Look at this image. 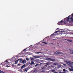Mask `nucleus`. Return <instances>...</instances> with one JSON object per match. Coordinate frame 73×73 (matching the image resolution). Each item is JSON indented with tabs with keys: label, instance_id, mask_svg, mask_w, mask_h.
Instances as JSON below:
<instances>
[{
	"label": "nucleus",
	"instance_id": "nucleus-14",
	"mask_svg": "<svg viewBox=\"0 0 73 73\" xmlns=\"http://www.w3.org/2000/svg\"><path fill=\"white\" fill-rule=\"evenodd\" d=\"M23 71L24 72L25 71H26V72H27L28 71V70H27V68H25V69H23Z\"/></svg>",
	"mask_w": 73,
	"mask_h": 73
},
{
	"label": "nucleus",
	"instance_id": "nucleus-16",
	"mask_svg": "<svg viewBox=\"0 0 73 73\" xmlns=\"http://www.w3.org/2000/svg\"><path fill=\"white\" fill-rule=\"evenodd\" d=\"M71 72L72 71H73V68H70L69 70Z\"/></svg>",
	"mask_w": 73,
	"mask_h": 73
},
{
	"label": "nucleus",
	"instance_id": "nucleus-32",
	"mask_svg": "<svg viewBox=\"0 0 73 73\" xmlns=\"http://www.w3.org/2000/svg\"><path fill=\"white\" fill-rule=\"evenodd\" d=\"M64 24H66V22H64Z\"/></svg>",
	"mask_w": 73,
	"mask_h": 73
},
{
	"label": "nucleus",
	"instance_id": "nucleus-15",
	"mask_svg": "<svg viewBox=\"0 0 73 73\" xmlns=\"http://www.w3.org/2000/svg\"><path fill=\"white\" fill-rule=\"evenodd\" d=\"M30 59L31 60H34V58H33L30 57Z\"/></svg>",
	"mask_w": 73,
	"mask_h": 73
},
{
	"label": "nucleus",
	"instance_id": "nucleus-5",
	"mask_svg": "<svg viewBox=\"0 0 73 73\" xmlns=\"http://www.w3.org/2000/svg\"><path fill=\"white\" fill-rule=\"evenodd\" d=\"M62 52H56L54 53V54H62Z\"/></svg>",
	"mask_w": 73,
	"mask_h": 73
},
{
	"label": "nucleus",
	"instance_id": "nucleus-33",
	"mask_svg": "<svg viewBox=\"0 0 73 73\" xmlns=\"http://www.w3.org/2000/svg\"><path fill=\"white\" fill-rule=\"evenodd\" d=\"M54 73H59L58 72H54Z\"/></svg>",
	"mask_w": 73,
	"mask_h": 73
},
{
	"label": "nucleus",
	"instance_id": "nucleus-40",
	"mask_svg": "<svg viewBox=\"0 0 73 73\" xmlns=\"http://www.w3.org/2000/svg\"><path fill=\"white\" fill-rule=\"evenodd\" d=\"M22 70H21V72H22Z\"/></svg>",
	"mask_w": 73,
	"mask_h": 73
},
{
	"label": "nucleus",
	"instance_id": "nucleus-2",
	"mask_svg": "<svg viewBox=\"0 0 73 73\" xmlns=\"http://www.w3.org/2000/svg\"><path fill=\"white\" fill-rule=\"evenodd\" d=\"M8 62L7 60H6L5 62L4 65L5 66H6V67H10L9 66H8Z\"/></svg>",
	"mask_w": 73,
	"mask_h": 73
},
{
	"label": "nucleus",
	"instance_id": "nucleus-26",
	"mask_svg": "<svg viewBox=\"0 0 73 73\" xmlns=\"http://www.w3.org/2000/svg\"><path fill=\"white\" fill-rule=\"evenodd\" d=\"M64 30L65 32H67V31L66 30V29H64Z\"/></svg>",
	"mask_w": 73,
	"mask_h": 73
},
{
	"label": "nucleus",
	"instance_id": "nucleus-31",
	"mask_svg": "<svg viewBox=\"0 0 73 73\" xmlns=\"http://www.w3.org/2000/svg\"><path fill=\"white\" fill-rule=\"evenodd\" d=\"M41 72H44V70H42L41 71Z\"/></svg>",
	"mask_w": 73,
	"mask_h": 73
},
{
	"label": "nucleus",
	"instance_id": "nucleus-27",
	"mask_svg": "<svg viewBox=\"0 0 73 73\" xmlns=\"http://www.w3.org/2000/svg\"><path fill=\"white\" fill-rule=\"evenodd\" d=\"M68 41H70V42H71V41H72V40H68Z\"/></svg>",
	"mask_w": 73,
	"mask_h": 73
},
{
	"label": "nucleus",
	"instance_id": "nucleus-13",
	"mask_svg": "<svg viewBox=\"0 0 73 73\" xmlns=\"http://www.w3.org/2000/svg\"><path fill=\"white\" fill-rule=\"evenodd\" d=\"M71 17H70V19L71 20V21H72V22H73V17L72 18V16H71Z\"/></svg>",
	"mask_w": 73,
	"mask_h": 73
},
{
	"label": "nucleus",
	"instance_id": "nucleus-19",
	"mask_svg": "<svg viewBox=\"0 0 73 73\" xmlns=\"http://www.w3.org/2000/svg\"><path fill=\"white\" fill-rule=\"evenodd\" d=\"M42 43H43L44 44H47V42H42Z\"/></svg>",
	"mask_w": 73,
	"mask_h": 73
},
{
	"label": "nucleus",
	"instance_id": "nucleus-41",
	"mask_svg": "<svg viewBox=\"0 0 73 73\" xmlns=\"http://www.w3.org/2000/svg\"><path fill=\"white\" fill-rule=\"evenodd\" d=\"M53 40H56V39H54Z\"/></svg>",
	"mask_w": 73,
	"mask_h": 73
},
{
	"label": "nucleus",
	"instance_id": "nucleus-1",
	"mask_svg": "<svg viewBox=\"0 0 73 73\" xmlns=\"http://www.w3.org/2000/svg\"><path fill=\"white\" fill-rule=\"evenodd\" d=\"M19 60H20L19 61L20 62V63H22V61H23V59H17V58H16L15 59V63H17V62H18V61H19Z\"/></svg>",
	"mask_w": 73,
	"mask_h": 73
},
{
	"label": "nucleus",
	"instance_id": "nucleus-38",
	"mask_svg": "<svg viewBox=\"0 0 73 73\" xmlns=\"http://www.w3.org/2000/svg\"><path fill=\"white\" fill-rule=\"evenodd\" d=\"M72 64H73V62H72Z\"/></svg>",
	"mask_w": 73,
	"mask_h": 73
},
{
	"label": "nucleus",
	"instance_id": "nucleus-44",
	"mask_svg": "<svg viewBox=\"0 0 73 73\" xmlns=\"http://www.w3.org/2000/svg\"><path fill=\"white\" fill-rule=\"evenodd\" d=\"M57 29H56V30H57Z\"/></svg>",
	"mask_w": 73,
	"mask_h": 73
},
{
	"label": "nucleus",
	"instance_id": "nucleus-7",
	"mask_svg": "<svg viewBox=\"0 0 73 73\" xmlns=\"http://www.w3.org/2000/svg\"><path fill=\"white\" fill-rule=\"evenodd\" d=\"M67 64L68 65H71V62L70 61H67L66 62Z\"/></svg>",
	"mask_w": 73,
	"mask_h": 73
},
{
	"label": "nucleus",
	"instance_id": "nucleus-18",
	"mask_svg": "<svg viewBox=\"0 0 73 73\" xmlns=\"http://www.w3.org/2000/svg\"><path fill=\"white\" fill-rule=\"evenodd\" d=\"M34 64V62H31V65H32Z\"/></svg>",
	"mask_w": 73,
	"mask_h": 73
},
{
	"label": "nucleus",
	"instance_id": "nucleus-35",
	"mask_svg": "<svg viewBox=\"0 0 73 73\" xmlns=\"http://www.w3.org/2000/svg\"><path fill=\"white\" fill-rule=\"evenodd\" d=\"M59 73H62V72H61L60 71L59 72Z\"/></svg>",
	"mask_w": 73,
	"mask_h": 73
},
{
	"label": "nucleus",
	"instance_id": "nucleus-20",
	"mask_svg": "<svg viewBox=\"0 0 73 73\" xmlns=\"http://www.w3.org/2000/svg\"><path fill=\"white\" fill-rule=\"evenodd\" d=\"M49 63H48L46 64V65L47 66H48V65H49Z\"/></svg>",
	"mask_w": 73,
	"mask_h": 73
},
{
	"label": "nucleus",
	"instance_id": "nucleus-37",
	"mask_svg": "<svg viewBox=\"0 0 73 73\" xmlns=\"http://www.w3.org/2000/svg\"><path fill=\"white\" fill-rule=\"evenodd\" d=\"M44 69V68H42V69Z\"/></svg>",
	"mask_w": 73,
	"mask_h": 73
},
{
	"label": "nucleus",
	"instance_id": "nucleus-42",
	"mask_svg": "<svg viewBox=\"0 0 73 73\" xmlns=\"http://www.w3.org/2000/svg\"><path fill=\"white\" fill-rule=\"evenodd\" d=\"M30 46V47H31V46Z\"/></svg>",
	"mask_w": 73,
	"mask_h": 73
},
{
	"label": "nucleus",
	"instance_id": "nucleus-3",
	"mask_svg": "<svg viewBox=\"0 0 73 73\" xmlns=\"http://www.w3.org/2000/svg\"><path fill=\"white\" fill-rule=\"evenodd\" d=\"M46 60H50L51 61H55L56 60L54 59H51V58H48L46 59Z\"/></svg>",
	"mask_w": 73,
	"mask_h": 73
},
{
	"label": "nucleus",
	"instance_id": "nucleus-12",
	"mask_svg": "<svg viewBox=\"0 0 73 73\" xmlns=\"http://www.w3.org/2000/svg\"><path fill=\"white\" fill-rule=\"evenodd\" d=\"M69 50H70V51H71V52H70V54H73V50H71L70 49H69Z\"/></svg>",
	"mask_w": 73,
	"mask_h": 73
},
{
	"label": "nucleus",
	"instance_id": "nucleus-22",
	"mask_svg": "<svg viewBox=\"0 0 73 73\" xmlns=\"http://www.w3.org/2000/svg\"><path fill=\"white\" fill-rule=\"evenodd\" d=\"M25 60H27V61H29V59H28V58H26L25 59Z\"/></svg>",
	"mask_w": 73,
	"mask_h": 73
},
{
	"label": "nucleus",
	"instance_id": "nucleus-9",
	"mask_svg": "<svg viewBox=\"0 0 73 73\" xmlns=\"http://www.w3.org/2000/svg\"><path fill=\"white\" fill-rule=\"evenodd\" d=\"M54 36H56V34L53 33L50 36L51 37H54Z\"/></svg>",
	"mask_w": 73,
	"mask_h": 73
},
{
	"label": "nucleus",
	"instance_id": "nucleus-36",
	"mask_svg": "<svg viewBox=\"0 0 73 73\" xmlns=\"http://www.w3.org/2000/svg\"><path fill=\"white\" fill-rule=\"evenodd\" d=\"M38 65V64H36L35 65V66H37Z\"/></svg>",
	"mask_w": 73,
	"mask_h": 73
},
{
	"label": "nucleus",
	"instance_id": "nucleus-23",
	"mask_svg": "<svg viewBox=\"0 0 73 73\" xmlns=\"http://www.w3.org/2000/svg\"><path fill=\"white\" fill-rule=\"evenodd\" d=\"M63 71L65 72V71H66V70L65 69H63Z\"/></svg>",
	"mask_w": 73,
	"mask_h": 73
},
{
	"label": "nucleus",
	"instance_id": "nucleus-28",
	"mask_svg": "<svg viewBox=\"0 0 73 73\" xmlns=\"http://www.w3.org/2000/svg\"><path fill=\"white\" fill-rule=\"evenodd\" d=\"M53 64H54V65H57V64H56V63H54Z\"/></svg>",
	"mask_w": 73,
	"mask_h": 73
},
{
	"label": "nucleus",
	"instance_id": "nucleus-34",
	"mask_svg": "<svg viewBox=\"0 0 73 73\" xmlns=\"http://www.w3.org/2000/svg\"><path fill=\"white\" fill-rule=\"evenodd\" d=\"M25 50H26V49H25L23 50V51H25Z\"/></svg>",
	"mask_w": 73,
	"mask_h": 73
},
{
	"label": "nucleus",
	"instance_id": "nucleus-17",
	"mask_svg": "<svg viewBox=\"0 0 73 73\" xmlns=\"http://www.w3.org/2000/svg\"><path fill=\"white\" fill-rule=\"evenodd\" d=\"M58 31H55V32L54 33L55 34V33H58Z\"/></svg>",
	"mask_w": 73,
	"mask_h": 73
},
{
	"label": "nucleus",
	"instance_id": "nucleus-46",
	"mask_svg": "<svg viewBox=\"0 0 73 73\" xmlns=\"http://www.w3.org/2000/svg\"><path fill=\"white\" fill-rule=\"evenodd\" d=\"M22 52H23V51H22Z\"/></svg>",
	"mask_w": 73,
	"mask_h": 73
},
{
	"label": "nucleus",
	"instance_id": "nucleus-39",
	"mask_svg": "<svg viewBox=\"0 0 73 73\" xmlns=\"http://www.w3.org/2000/svg\"><path fill=\"white\" fill-rule=\"evenodd\" d=\"M63 73H65V72H63Z\"/></svg>",
	"mask_w": 73,
	"mask_h": 73
},
{
	"label": "nucleus",
	"instance_id": "nucleus-43",
	"mask_svg": "<svg viewBox=\"0 0 73 73\" xmlns=\"http://www.w3.org/2000/svg\"><path fill=\"white\" fill-rule=\"evenodd\" d=\"M26 49H28V48H26Z\"/></svg>",
	"mask_w": 73,
	"mask_h": 73
},
{
	"label": "nucleus",
	"instance_id": "nucleus-24",
	"mask_svg": "<svg viewBox=\"0 0 73 73\" xmlns=\"http://www.w3.org/2000/svg\"><path fill=\"white\" fill-rule=\"evenodd\" d=\"M56 70H52V72H55Z\"/></svg>",
	"mask_w": 73,
	"mask_h": 73
},
{
	"label": "nucleus",
	"instance_id": "nucleus-29",
	"mask_svg": "<svg viewBox=\"0 0 73 73\" xmlns=\"http://www.w3.org/2000/svg\"><path fill=\"white\" fill-rule=\"evenodd\" d=\"M18 65L19 66V65H21V64H18Z\"/></svg>",
	"mask_w": 73,
	"mask_h": 73
},
{
	"label": "nucleus",
	"instance_id": "nucleus-30",
	"mask_svg": "<svg viewBox=\"0 0 73 73\" xmlns=\"http://www.w3.org/2000/svg\"><path fill=\"white\" fill-rule=\"evenodd\" d=\"M63 65H64V66H66V65L65 64H64Z\"/></svg>",
	"mask_w": 73,
	"mask_h": 73
},
{
	"label": "nucleus",
	"instance_id": "nucleus-4",
	"mask_svg": "<svg viewBox=\"0 0 73 73\" xmlns=\"http://www.w3.org/2000/svg\"><path fill=\"white\" fill-rule=\"evenodd\" d=\"M58 24L59 25H63V21L62 20H61L60 22H58Z\"/></svg>",
	"mask_w": 73,
	"mask_h": 73
},
{
	"label": "nucleus",
	"instance_id": "nucleus-8",
	"mask_svg": "<svg viewBox=\"0 0 73 73\" xmlns=\"http://www.w3.org/2000/svg\"><path fill=\"white\" fill-rule=\"evenodd\" d=\"M71 17V16L70 15L68 17L66 18V19H67V21H69V20H70V18H69V17Z\"/></svg>",
	"mask_w": 73,
	"mask_h": 73
},
{
	"label": "nucleus",
	"instance_id": "nucleus-6",
	"mask_svg": "<svg viewBox=\"0 0 73 73\" xmlns=\"http://www.w3.org/2000/svg\"><path fill=\"white\" fill-rule=\"evenodd\" d=\"M33 57L34 58L36 59V58H40L41 57V56H33Z\"/></svg>",
	"mask_w": 73,
	"mask_h": 73
},
{
	"label": "nucleus",
	"instance_id": "nucleus-11",
	"mask_svg": "<svg viewBox=\"0 0 73 73\" xmlns=\"http://www.w3.org/2000/svg\"><path fill=\"white\" fill-rule=\"evenodd\" d=\"M26 66V65L25 64H24L21 67V69H23L24 68H25V66Z\"/></svg>",
	"mask_w": 73,
	"mask_h": 73
},
{
	"label": "nucleus",
	"instance_id": "nucleus-45",
	"mask_svg": "<svg viewBox=\"0 0 73 73\" xmlns=\"http://www.w3.org/2000/svg\"><path fill=\"white\" fill-rule=\"evenodd\" d=\"M1 65H2V63H1Z\"/></svg>",
	"mask_w": 73,
	"mask_h": 73
},
{
	"label": "nucleus",
	"instance_id": "nucleus-25",
	"mask_svg": "<svg viewBox=\"0 0 73 73\" xmlns=\"http://www.w3.org/2000/svg\"><path fill=\"white\" fill-rule=\"evenodd\" d=\"M44 66V67H47V66L46 64Z\"/></svg>",
	"mask_w": 73,
	"mask_h": 73
},
{
	"label": "nucleus",
	"instance_id": "nucleus-10",
	"mask_svg": "<svg viewBox=\"0 0 73 73\" xmlns=\"http://www.w3.org/2000/svg\"><path fill=\"white\" fill-rule=\"evenodd\" d=\"M26 63V60H23L22 64H25Z\"/></svg>",
	"mask_w": 73,
	"mask_h": 73
},
{
	"label": "nucleus",
	"instance_id": "nucleus-21",
	"mask_svg": "<svg viewBox=\"0 0 73 73\" xmlns=\"http://www.w3.org/2000/svg\"><path fill=\"white\" fill-rule=\"evenodd\" d=\"M42 52H37V53H41Z\"/></svg>",
	"mask_w": 73,
	"mask_h": 73
}]
</instances>
